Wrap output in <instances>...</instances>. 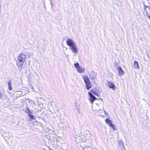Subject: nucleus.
Listing matches in <instances>:
<instances>
[{"label":"nucleus","mask_w":150,"mask_h":150,"mask_svg":"<svg viewBox=\"0 0 150 150\" xmlns=\"http://www.w3.org/2000/svg\"><path fill=\"white\" fill-rule=\"evenodd\" d=\"M26 56L24 53H20L18 56L17 60L16 62V64L18 67L21 69L24 65V62L25 60Z\"/></svg>","instance_id":"obj_1"},{"label":"nucleus","mask_w":150,"mask_h":150,"mask_svg":"<svg viewBox=\"0 0 150 150\" xmlns=\"http://www.w3.org/2000/svg\"><path fill=\"white\" fill-rule=\"evenodd\" d=\"M66 43L67 45L70 47V49L74 53H77V47L73 40L71 39H68Z\"/></svg>","instance_id":"obj_2"},{"label":"nucleus","mask_w":150,"mask_h":150,"mask_svg":"<svg viewBox=\"0 0 150 150\" xmlns=\"http://www.w3.org/2000/svg\"><path fill=\"white\" fill-rule=\"evenodd\" d=\"M88 94L90 96V98H89V100L92 104L94 101L96 99V98L91 92H89L88 93Z\"/></svg>","instance_id":"obj_3"},{"label":"nucleus","mask_w":150,"mask_h":150,"mask_svg":"<svg viewBox=\"0 0 150 150\" xmlns=\"http://www.w3.org/2000/svg\"><path fill=\"white\" fill-rule=\"evenodd\" d=\"M105 122L109 126L113 128L114 130H115V128L113 124L110 120L109 118H107L105 120Z\"/></svg>","instance_id":"obj_4"},{"label":"nucleus","mask_w":150,"mask_h":150,"mask_svg":"<svg viewBox=\"0 0 150 150\" xmlns=\"http://www.w3.org/2000/svg\"><path fill=\"white\" fill-rule=\"evenodd\" d=\"M108 85L110 88H111L112 90H115L116 89V87L114 84L111 82H108Z\"/></svg>","instance_id":"obj_5"},{"label":"nucleus","mask_w":150,"mask_h":150,"mask_svg":"<svg viewBox=\"0 0 150 150\" xmlns=\"http://www.w3.org/2000/svg\"><path fill=\"white\" fill-rule=\"evenodd\" d=\"M144 6V11L146 13H149V12H150V6H146L144 3H143Z\"/></svg>","instance_id":"obj_6"},{"label":"nucleus","mask_w":150,"mask_h":150,"mask_svg":"<svg viewBox=\"0 0 150 150\" xmlns=\"http://www.w3.org/2000/svg\"><path fill=\"white\" fill-rule=\"evenodd\" d=\"M117 70L118 71L119 74L120 76L123 75L124 73V72L122 68L120 67L117 68Z\"/></svg>","instance_id":"obj_7"},{"label":"nucleus","mask_w":150,"mask_h":150,"mask_svg":"<svg viewBox=\"0 0 150 150\" xmlns=\"http://www.w3.org/2000/svg\"><path fill=\"white\" fill-rule=\"evenodd\" d=\"M86 88L87 89H89L91 88L92 87L91 83L90 81H88V82L85 83Z\"/></svg>","instance_id":"obj_8"},{"label":"nucleus","mask_w":150,"mask_h":150,"mask_svg":"<svg viewBox=\"0 0 150 150\" xmlns=\"http://www.w3.org/2000/svg\"><path fill=\"white\" fill-rule=\"evenodd\" d=\"M83 78L85 83H86L88 82V81H90L89 78L87 76L84 75Z\"/></svg>","instance_id":"obj_9"},{"label":"nucleus","mask_w":150,"mask_h":150,"mask_svg":"<svg viewBox=\"0 0 150 150\" xmlns=\"http://www.w3.org/2000/svg\"><path fill=\"white\" fill-rule=\"evenodd\" d=\"M77 70L79 73H82L83 72L85 71V69L80 67L78 69H77Z\"/></svg>","instance_id":"obj_10"},{"label":"nucleus","mask_w":150,"mask_h":150,"mask_svg":"<svg viewBox=\"0 0 150 150\" xmlns=\"http://www.w3.org/2000/svg\"><path fill=\"white\" fill-rule=\"evenodd\" d=\"M90 138L89 137H86V136H85L83 138L82 141L84 142H86L87 141H89L90 140Z\"/></svg>","instance_id":"obj_11"},{"label":"nucleus","mask_w":150,"mask_h":150,"mask_svg":"<svg viewBox=\"0 0 150 150\" xmlns=\"http://www.w3.org/2000/svg\"><path fill=\"white\" fill-rule=\"evenodd\" d=\"M134 67L136 69H138L139 68V64L138 62L135 61L134 62Z\"/></svg>","instance_id":"obj_12"},{"label":"nucleus","mask_w":150,"mask_h":150,"mask_svg":"<svg viewBox=\"0 0 150 150\" xmlns=\"http://www.w3.org/2000/svg\"><path fill=\"white\" fill-rule=\"evenodd\" d=\"M94 74V73H93V74H90L89 75V76L91 79H93L96 77V75Z\"/></svg>","instance_id":"obj_13"},{"label":"nucleus","mask_w":150,"mask_h":150,"mask_svg":"<svg viewBox=\"0 0 150 150\" xmlns=\"http://www.w3.org/2000/svg\"><path fill=\"white\" fill-rule=\"evenodd\" d=\"M91 91L92 92L93 94L97 96H98V93L97 92H96L94 90L92 89L91 90Z\"/></svg>","instance_id":"obj_14"},{"label":"nucleus","mask_w":150,"mask_h":150,"mask_svg":"<svg viewBox=\"0 0 150 150\" xmlns=\"http://www.w3.org/2000/svg\"><path fill=\"white\" fill-rule=\"evenodd\" d=\"M74 66L76 68L78 69L80 67L79 63L74 64Z\"/></svg>","instance_id":"obj_15"},{"label":"nucleus","mask_w":150,"mask_h":150,"mask_svg":"<svg viewBox=\"0 0 150 150\" xmlns=\"http://www.w3.org/2000/svg\"><path fill=\"white\" fill-rule=\"evenodd\" d=\"M8 85L9 89L10 90H11L12 89V87L11 86V81L8 82Z\"/></svg>","instance_id":"obj_16"},{"label":"nucleus","mask_w":150,"mask_h":150,"mask_svg":"<svg viewBox=\"0 0 150 150\" xmlns=\"http://www.w3.org/2000/svg\"><path fill=\"white\" fill-rule=\"evenodd\" d=\"M28 115L31 119L33 120H35V117L33 115H31L30 114H29Z\"/></svg>","instance_id":"obj_17"},{"label":"nucleus","mask_w":150,"mask_h":150,"mask_svg":"<svg viewBox=\"0 0 150 150\" xmlns=\"http://www.w3.org/2000/svg\"><path fill=\"white\" fill-rule=\"evenodd\" d=\"M76 108L77 110L79 112V110L80 109V105H78L76 106Z\"/></svg>","instance_id":"obj_18"},{"label":"nucleus","mask_w":150,"mask_h":150,"mask_svg":"<svg viewBox=\"0 0 150 150\" xmlns=\"http://www.w3.org/2000/svg\"><path fill=\"white\" fill-rule=\"evenodd\" d=\"M119 145L120 146L122 145V146L123 148H124V146H123V143H122V141H120V142L119 141Z\"/></svg>","instance_id":"obj_19"},{"label":"nucleus","mask_w":150,"mask_h":150,"mask_svg":"<svg viewBox=\"0 0 150 150\" xmlns=\"http://www.w3.org/2000/svg\"><path fill=\"white\" fill-rule=\"evenodd\" d=\"M146 15L149 18L150 20V16L149 13H146Z\"/></svg>","instance_id":"obj_20"},{"label":"nucleus","mask_w":150,"mask_h":150,"mask_svg":"<svg viewBox=\"0 0 150 150\" xmlns=\"http://www.w3.org/2000/svg\"><path fill=\"white\" fill-rule=\"evenodd\" d=\"M6 137H10V136L9 135H8V136H6Z\"/></svg>","instance_id":"obj_21"},{"label":"nucleus","mask_w":150,"mask_h":150,"mask_svg":"<svg viewBox=\"0 0 150 150\" xmlns=\"http://www.w3.org/2000/svg\"><path fill=\"white\" fill-rule=\"evenodd\" d=\"M90 145H91V143H90V145L88 146V147H89V146H90Z\"/></svg>","instance_id":"obj_22"},{"label":"nucleus","mask_w":150,"mask_h":150,"mask_svg":"<svg viewBox=\"0 0 150 150\" xmlns=\"http://www.w3.org/2000/svg\"><path fill=\"white\" fill-rule=\"evenodd\" d=\"M18 92H20V93H21V91H18Z\"/></svg>","instance_id":"obj_23"}]
</instances>
